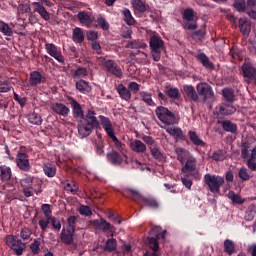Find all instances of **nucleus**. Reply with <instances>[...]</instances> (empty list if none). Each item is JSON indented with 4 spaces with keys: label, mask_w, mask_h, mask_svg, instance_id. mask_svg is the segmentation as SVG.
<instances>
[{
    "label": "nucleus",
    "mask_w": 256,
    "mask_h": 256,
    "mask_svg": "<svg viewBox=\"0 0 256 256\" xmlns=\"http://www.w3.org/2000/svg\"><path fill=\"white\" fill-rule=\"evenodd\" d=\"M70 105L72 107V115L74 119L77 121H81L85 117V113L83 112V107H81V104L77 102L73 97L69 98Z\"/></svg>",
    "instance_id": "obj_15"
},
{
    "label": "nucleus",
    "mask_w": 256,
    "mask_h": 256,
    "mask_svg": "<svg viewBox=\"0 0 256 256\" xmlns=\"http://www.w3.org/2000/svg\"><path fill=\"white\" fill-rule=\"evenodd\" d=\"M77 19L81 23V25H85L87 29H91L93 27V19L91 18V14L87 11H80L77 14Z\"/></svg>",
    "instance_id": "obj_19"
},
{
    "label": "nucleus",
    "mask_w": 256,
    "mask_h": 256,
    "mask_svg": "<svg viewBox=\"0 0 256 256\" xmlns=\"http://www.w3.org/2000/svg\"><path fill=\"white\" fill-rule=\"evenodd\" d=\"M243 75L248 83L256 80V69L251 63H244L242 66Z\"/></svg>",
    "instance_id": "obj_16"
},
{
    "label": "nucleus",
    "mask_w": 256,
    "mask_h": 256,
    "mask_svg": "<svg viewBox=\"0 0 256 256\" xmlns=\"http://www.w3.org/2000/svg\"><path fill=\"white\" fill-rule=\"evenodd\" d=\"M204 183L207 185L210 193L219 195L221 193V187L225 184V178L220 175L205 174Z\"/></svg>",
    "instance_id": "obj_4"
},
{
    "label": "nucleus",
    "mask_w": 256,
    "mask_h": 256,
    "mask_svg": "<svg viewBox=\"0 0 256 256\" xmlns=\"http://www.w3.org/2000/svg\"><path fill=\"white\" fill-rule=\"evenodd\" d=\"M149 149L153 159H156V161L159 162L165 161V155L161 153V150L157 145H154V147H149Z\"/></svg>",
    "instance_id": "obj_38"
},
{
    "label": "nucleus",
    "mask_w": 256,
    "mask_h": 256,
    "mask_svg": "<svg viewBox=\"0 0 256 256\" xmlns=\"http://www.w3.org/2000/svg\"><path fill=\"white\" fill-rule=\"evenodd\" d=\"M222 97L224 98L226 103H230L233 105V103L235 102V91H233V89L231 88H224L222 90Z\"/></svg>",
    "instance_id": "obj_35"
},
{
    "label": "nucleus",
    "mask_w": 256,
    "mask_h": 256,
    "mask_svg": "<svg viewBox=\"0 0 256 256\" xmlns=\"http://www.w3.org/2000/svg\"><path fill=\"white\" fill-rule=\"evenodd\" d=\"M28 121L32 125H42L43 118L36 112H32L28 115Z\"/></svg>",
    "instance_id": "obj_43"
},
{
    "label": "nucleus",
    "mask_w": 256,
    "mask_h": 256,
    "mask_svg": "<svg viewBox=\"0 0 256 256\" xmlns=\"http://www.w3.org/2000/svg\"><path fill=\"white\" fill-rule=\"evenodd\" d=\"M32 235L31 229L29 228H23L20 232V237L23 239V241H27Z\"/></svg>",
    "instance_id": "obj_63"
},
{
    "label": "nucleus",
    "mask_w": 256,
    "mask_h": 256,
    "mask_svg": "<svg viewBox=\"0 0 256 256\" xmlns=\"http://www.w3.org/2000/svg\"><path fill=\"white\" fill-rule=\"evenodd\" d=\"M188 137L191 143H193L196 147H205L207 144L205 141H203L199 135H197V132L193 130L188 131Z\"/></svg>",
    "instance_id": "obj_29"
},
{
    "label": "nucleus",
    "mask_w": 256,
    "mask_h": 256,
    "mask_svg": "<svg viewBox=\"0 0 256 256\" xmlns=\"http://www.w3.org/2000/svg\"><path fill=\"white\" fill-rule=\"evenodd\" d=\"M251 148V145L247 142L242 143V149H241V157L242 159H248L249 158V149Z\"/></svg>",
    "instance_id": "obj_55"
},
{
    "label": "nucleus",
    "mask_w": 256,
    "mask_h": 256,
    "mask_svg": "<svg viewBox=\"0 0 256 256\" xmlns=\"http://www.w3.org/2000/svg\"><path fill=\"white\" fill-rule=\"evenodd\" d=\"M197 93L202 97L203 101H213L215 99V92H213V87L208 83L201 82L196 86Z\"/></svg>",
    "instance_id": "obj_11"
},
{
    "label": "nucleus",
    "mask_w": 256,
    "mask_h": 256,
    "mask_svg": "<svg viewBox=\"0 0 256 256\" xmlns=\"http://www.w3.org/2000/svg\"><path fill=\"white\" fill-rule=\"evenodd\" d=\"M66 191H70V193H77L79 191V186L75 184V182H68L65 187Z\"/></svg>",
    "instance_id": "obj_62"
},
{
    "label": "nucleus",
    "mask_w": 256,
    "mask_h": 256,
    "mask_svg": "<svg viewBox=\"0 0 256 256\" xmlns=\"http://www.w3.org/2000/svg\"><path fill=\"white\" fill-rule=\"evenodd\" d=\"M184 169L185 171H195V169H197V164L195 160H187Z\"/></svg>",
    "instance_id": "obj_60"
},
{
    "label": "nucleus",
    "mask_w": 256,
    "mask_h": 256,
    "mask_svg": "<svg viewBox=\"0 0 256 256\" xmlns=\"http://www.w3.org/2000/svg\"><path fill=\"white\" fill-rule=\"evenodd\" d=\"M183 91L190 101H193L194 103H199V94L197 93L193 85H184Z\"/></svg>",
    "instance_id": "obj_21"
},
{
    "label": "nucleus",
    "mask_w": 256,
    "mask_h": 256,
    "mask_svg": "<svg viewBox=\"0 0 256 256\" xmlns=\"http://www.w3.org/2000/svg\"><path fill=\"white\" fill-rule=\"evenodd\" d=\"M165 93L167 97L174 101H179V99H181V92H179V88L165 86Z\"/></svg>",
    "instance_id": "obj_31"
},
{
    "label": "nucleus",
    "mask_w": 256,
    "mask_h": 256,
    "mask_svg": "<svg viewBox=\"0 0 256 256\" xmlns=\"http://www.w3.org/2000/svg\"><path fill=\"white\" fill-rule=\"evenodd\" d=\"M50 223L55 231H61V221L58 218L51 216Z\"/></svg>",
    "instance_id": "obj_59"
},
{
    "label": "nucleus",
    "mask_w": 256,
    "mask_h": 256,
    "mask_svg": "<svg viewBox=\"0 0 256 256\" xmlns=\"http://www.w3.org/2000/svg\"><path fill=\"white\" fill-rule=\"evenodd\" d=\"M236 112L237 108L233 106V104L227 102L217 105L214 109V115H216L218 119H222V117H229L234 115Z\"/></svg>",
    "instance_id": "obj_8"
},
{
    "label": "nucleus",
    "mask_w": 256,
    "mask_h": 256,
    "mask_svg": "<svg viewBox=\"0 0 256 256\" xmlns=\"http://www.w3.org/2000/svg\"><path fill=\"white\" fill-rule=\"evenodd\" d=\"M149 45L153 61H161V51L165 45L163 39L160 36H151Z\"/></svg>",
    "instance_id": "obj_6"
},
{
    "label": "nucleus",
    "mask_w": 256,
    "mask_h": 256,
    "mask_svg": "<svg viewBox=\"0 0 256 256\" xmlns=\"http://www.w3.org/2000/svg\"><path fill=\"white\" fill-rule=\"evenodd\" d=\"M239 30L243 35H249L251 33V23L246 18H240L238 20Z\"/></svg>",
    "instance_id": "obj_33"
},
{
    "label": "nucleus",
    "mask_w": 256,
    "mask_h": 256,
    "mask_svg": "<svg viewBox=\"0 0 256 256\" xmlns=\"http://www.w3.org/2000/svg\"><path fill=\"white\" fill-rule=\"evenodd\" d=\"M51 109L53 113H56V115H61L62 117H67L71 111L69 107L59 102L52 104Z\"/></svg>",
    "instance_id": "obj_22"
},
{
    "label": "nucleus",
    "mask_w": 256,
    "mask_h": 256,
    "mask_svg": "<svg viewBox=\"0 0 256 256\" xmlns=\"http://www.w3.org/2000/svg\"><path fill=\"white\" fill-rule=\"evenodd\" d=\"M77 219H79V216H70L67 219V223H68V230L70 231H75L77 229L76 225H77Z\"/></svg>",
    "instance_id": "obj_50"
},
{
    "label": "nucleus",
    "mask_w": 256,
    "mask_h": 256,
    "mask_svg": "<svg viewBox=\"0 0 256 256\" xmlns=\"http://www.w3.org/2000/svg\"><path fill=\"white\" fill-rule=\"evenodd\" d=\"M0 31L7 37H11L13 35V30L8 24H5V22H0Z\"/></svg>",
    "instance_id": "obj_53"
},
{
    "label": "nucleus",
    "mask_w": 256,
    "mask_h": 256,
    "mask_svg": "<svg viewBox=\"0 0 256 256\" xmlns=\"http://www.w3.org/2000/svg\"><path fill=\"white\" fill-rule=\"evenodd\" d=\"M72 41H74V43H83V41H85V34L83 33V29L79 27L73 29Z\"/></svg>",
    "instance_id": "obj_36"
},
{
    "label": "nucleus",
    "mask_w": 256,
    "mask_h": 256,
    "mask_svg": "<svg viewBox=\"0 0 256 256\" xmlns=\"http://www.w3.org/2000/svg\"><path fill=\"white\" fill-rule=\"evenodd\" d=\"M123 19L126 23V25H135V18H133V15L131 14V10L125 8L122 11Z\"/></svg>",
    "instance_id": "obj_44"
},
{
    "label": "nucleus",
    "mask_w": 256,
    "mask_h": 256,
    "mask_svg": "<svg viewBox=\"0 0 256 256\" xmlns=\"http://www.w3.org/2000/svg\"><path fill=\"white\" fill-rule=\"evenodd\" d=\"M131 5L134 11H138V13H145L147 11V5L143 0H132Z\"/></svg>",
    "instance_id": "obj_39"
},
{
    "label": "nucleus",
    "mask_w": 256,
    "mask_h": 256,
    "mask_svg": "<svg viewBox=\"0 0 256 256\" xmlns=\"http://www.w3.org/2000/svg\"><path fill=\"white\" fill-rule=\"evenodd\" d=\"M182 19L184 21V29H188V31H195L197 29V19H195V11L193 9H185L182 13Z\"/></svg>",
    "instance_id": "obj_10"
},
{
    "label": "nucleus",
    "mask_w": 256,
    "mask_h": 256,
    "mask_svg": "<svg viewBox=\"0 0 256 256\" xmlns=\"http://www.w3.org/2000/svg\"><path fill=\"white\" fill-rule=\"evenodd\" d=\"M143 47H147V44L141 43L137 40L130 41L126 45L127 49H141Z\"/></svg>",
    "instance_id": "obj_52"
},
{
    "label": "nucleus",
    "mask_w": 256,
    "mask_h": 256,
    "mask_svg": "<svg viewBox=\"0 0 256 256\" xmlns=\"http://www.w3.org/2000/svg\"><path fill=\"white\" fill-rule=\"evenodd\" d=\"M45 49L48 55H50V57H53V59H56L58 63H62L63 65H65V58L63 57V53H61V50H59V48H57L55 44L46 43Z\"/></svg>",
    "instance_id": "obj_12"
},
{
    "label": "nucleus",
    "mask_w": 256,
    "mask_h": 256,
    "mask_svg": "<svg viewBox=\"0 0 256 256\" xmlns=\"http://www.w3.org/2000/svg\"><path fill=\"white\" fill-rule=\"evenodd\" d=\"M106 158L108 163L111 165H116L117 167L123 164V155L119 154V152L112 150L106 154Z\"/></svg>",
    "instance_id": "obj_17"
},
{
    "label": "nucleus",
    "mask_w": 256,
    "mask_h": 256,
    "mask_svg": "<svg viewBox=\"0 0 256 256\" xmlns=\"http://www.w3.org/2000/svg\"><path fill=\"white\" fill-rule=\"evenodd\" d=\"M224 253H227V255H233V253H235V242L226 239L224 241Z\"/></svg>",
    "instance_id": "obj_45"
},
{
    "label": "nucleus",
    "mask_w": 256,
    "mask_h": 256,
    "mask_svg": "<svg viewBox=\"0 0 256 256\" xmlns=\"http://www.w3.org/2000/svg\"><path fill=\"white\" fill-rule=\"evenodd\" d=\"M91 225L94 226L96 231H102V233H113V225L103 218L92 220Z\"/></svg>",
    "instance_id": "obj_14"
},
{
    "label": "nucleus",
    "mask_w": 256,
    "mask_h": 256,
    "mask_svg": "<svg viewBox=\"0 0 256 256\" xmlns=\"http://www.w3.org/2000/svg\"><path fill=\"white\" fill-rule=\"evenodd\" d=\"M32 6L34 8V12L39 14L40 17L44 19V21H49L51 19V14L47 11V8L43 6L41 2H33Z\"/></svg>",
    "instance_id": "obj_18"
},
{
    "label": "nucleus",
    "mask_w": 256,
    "mask_h": 256,
    "mask_svg": "<svg viewBox=\"0 0 256 256\" xmlns=\"http://www.w3.org/2000/svg\"><path fill=\"white\" fill-rule=\"evenodd\" d=\"M130 149L134 153L141 154L147 151V145H145L141 140H133L130 142Z\"/></svg>",
    "instance_id": "obj_27"
},
{
    "label": "nucleus",
    "mask_w": 256,
    "mask_h": 256,
    "mask_svg": "<svg viewBox=\"0 0 256 256\" xmlns=\"http://www.w3.org/2000/svg\"><path fill=\"white\" fill-rule=\"evenodd\" d=\"M99 120L101 121V125H102L104 131H106V134L108 135V137H110V139L113 141L116 149H118V151H120V153L123 155V157H125V159H127V155H125V153H126L125 144H123L121 141H119L117 136H115V129H113V123H111V120L109 119V117L100 115Z\"/></svg>",
    "instance_id": "obj_3"
},
{
    "label": "nucleus",
    "mask_w": 256,
    "mask_h": 256,
    "mask_svg": "<svg viewBox=\"0 0 256 256\" xmlns=\"http://www.w3.org/2000/svg\"><path fill=\"white\" fill-rule=\"evenodd\" d=\"M142 141H144V143H146V145H149L150 147H154V145H157L155 139L151 136L143 135Z\"/></svg>",
    "instance_id": "obj_64"
},
{
    "label": "nucleus",
    "mask_w": 256,
    "mask_h": 256,
    "mask_svg": "<svg viewBox=\"0 0 256 256\" xmlns=\"http://www.w3.org/2000/svg\"><path fill=\"white\" fill-rule=\"evenodd\" d=\"M43 171L46 177H55L57 175V167L53 164H45Z\"/></svg>",
    "instance_id": "obj_42"
},
{
    "label": "nucleus",
    "mask_w": 256,
    "mask_h": 256,
    "mask_svg": "<svg viewBox=\"0 0 256 256\" xmlns=\"http://www.w3.org/2000/svg\"><path fill=\"white\" fill-rule=\"evenodd\" d=\"M218 123L227 133H237V124L231 122V120L218 121Z\"/></svg>",
    "instance_id": "obj_30"
},
{
    "label": "nucleus",
    "mask_w": 256,
    "mask_h": 256,
    "mask_svg": "<svg viewBox=\"0 0 256 256\" xmlns=\"http://www.w3.org/2000/svg\"><path fill=\"white\" fill-rule=\"evenodd\" d=\"M13 89L9 80H0V93H9Z\"/></svg>",
    "instance_id": "obj_49"
},
{
    "label": "nucleus",
    "mask_w": 256,
    "mask_h": 256,
    "mask_svg": "<svg viewBox=\"0 0 256 256\" xmlns=\"http://www.w3.org/2000/svg\"><path fill=\"white\" fill-rule=\"evenodd\" d=\"M155 113L156 117L161 121V123H164V125H177L179 123V119H177L175 113L171 112L169 108L158 106Z\"/></svg>",
    "instance_id": "obj_5"
},
{
    "label": "nucleus",
    "mask_w": 256,
    "mask_h": 256,
    "mask_svg": "<svg viewBox=\"0 0 256 256\" xmlns=\"http://www.w3.org/2000/svg\"><path fill=\"white\" fill-rule=\"evenodd\" d=\"M88 72L87 68H78L74 73H73V79H81V77H87Z\"/></svg>",
    "instance_id": "obj_54"
},
{
    "label": "nucleus",
    "mask_w": 256,
    "mask_h": 256,
    "mask_svg": "<svg viewBox=\"0 0 256 256\" xmlns=\"http://www.w3.org/2000/svg\"><path fill=\"white\" fill-rule=\"evenodd\" d=\"M238 177H240L242 181H249V179H251V175L249 174L247 168H241L239 170Z\"/></svg>",
    "instance_id": "obj_57"
},
{
    "label": "nucleus",
    "mask_w": 256,
    "mask_h": 256,
    "mask_svg": "<svg viewBox=\"0 0 256 256\" xmlns=\"http://www.w3.org/2000/svg\"><path fill=\"white\" fill-rule=\"evenodd\" d=\"M124 197L132 199L138 205H145L151 209H159V202L151 196H143L139 191L135 189L128 188L123 193Z\"/></svg>",
    "instance_id": "obj_2"
},
{
    "label": "nucleus",
    "mask_w": 256,
    "mask_h": 256,
    "mask_svg": "<svg viewBox=\"0 0 256 256\" xmlns=\"http://www.w3.org/2000/svg\"><path fill=\"white\" fill-rule=\"evenodd\" d=\"M212 159L214 161H225V159H227V152H225V150H216L212 154Z\"/></svg>",
    "instance_id": "obj_48"
},
{
    "label": "nucleus",
    "mask_w": 256,
    "mask_h": 256,
    "mask_svg": "<svg viewBox=\"0 0 256 256\" xmlns=\"http://www.w3.org/2000/svg\"><path fill=\"white\" fill-rule=\"evenodd\" d=\"M78 135L80 139H85L93 133L94 129H101V120L97 118V112L89 109L84 117L77 124Z\"/></svg>",
    "instance_id": "obj_1"
},
{
    "label": "nucleus",
    "mask_w": 256,
    "mask_h": 256,
    "mask_svg": "<svg viewBox=\"0 0 256 256\" xmlns=\"http://www.w3.org/2000/svg\"><path fill=\"white\" fill-rule=\"evenodd\" d=\"M233 7L238 13H245V11H247V3L245 0H234Z\"/></svg>",
    "instance_id": "obj_46"
},
{
    "label": "nucleus",
    "mask_w": 256,
    "mask_h": 256,
    "mask_svg": "<svg viewBox=\"0 0 256 256\" xmlns=\"http://www.w3.org/2000/svg\"><path fill=\"white\" fill-rule=\"evenodd\" d=\"M46 78L41 75L39 71H33L30 73L29 77V85L30 87H37V85H41V83H45Z\"/></svg>",
    "instance_id": "obj_20"
},
{
    "label": "nucleus",
    "mask_w": 256,
    "mask_h": 256,
    "mask_svg": "<svg viewBox=\"0 0 256 256\" xmlns=\"http://www.w3.org/2000/svg\"><path fill=\"white\" fill-rule=\"evenodd\" d=\"M116 91L119 97L123 99V101H131V90L126 88L125 85L119 84L116 87Z\"/></svg>",
    "instance_id": "obj_28"
},
{
    "label": "nucleus",
    "mask_w": 256,
    "mask_h": 256,
    "mask_svg": "<svg viewBox=\"0 0 256 256\" xmlns=\"http://www.w3.org/2000/svg\"><path fill=\"white\" fill-rule=\"evenodd\" d=\"M6 245H8V247H11L16 255H23L25 243H23L21 240H17V238H15L14 236H7Z\"/></svg>",
    "instance_id": "obj_13"
},
{
    "label": "nucleus",
    "mask_w": 256,
    "mask_h": 256,
    "mask_svg": "<svg viewBox=\"0 0 256 256\" xmlns=\"http://www.w3.org/2000/svg\"><path fill=\"white\" fill-rule=\"evenodd\" d=\"M12 172L9 166H0V179L1 181H9L11 179Z\"/></svg>",
    "instance_id": "obj_40"
},
{
    "label": "nucleus",
    "mask_w": 256,
    "mask_h": 256,
    "mask_svg": "<svg viewBox=\"0 0 256 256\" xmlns=\"http://www.w3.org/2000/svg\"><path fill=\"white\" fill-rule=\"evenodd\" d=\"M139 95L144 103L148 105V107H155L156 104L153 101V95L147 91L139 92Z\"/></svg>",
    "instance_id": "obj_37"
},
{
    "label": "nucleus",
    "mask_w": 256,
    "mask_h": 256,
    "mask_svg": "<svg viewBox=\"0 0 256 256\" xmlns=\"http://www.w3.org/2000/svg\"><path fill=\"white\" fill-rule=\"evenodd\" d=\"M102 65L107 73L114 75L117 79H121V77H123V70H121V67L117 65V62L114 60L104 57L102 59Z\"/></svg>",
    "instance_id": "obj_9"
},
{
    "label": "nucleus",
    "mask_w": 256,
    "mask_h": 256,
    "mask_svg": "<svg viewBox=\"0 0 256 256\" xmlns=\"http://www.w3.org/2000/svg\"><path fill=\"white\" fill-rule=\"evenodd\" d=\"M228 199H231L232 205H243L245 203V198L241 195L235 193L233 190H230L227 194Z\"/></svg>",
    "instance_id": "obj_34"
},
{
    "label": "nucleus",
    "mask_w": 256,
    "mask_h": 256,
    "mask_svg": "<svg viewBox=\"0 0 256 256\" xmlns=\"http://www.w3.org/2000/svg\"><path fill=\"white\" fill-rule=\"evenodd\" d=\"M158 238L155 237H150L149 238V247L152 249V251H147L144 256H159V241L157 240Z\"/></svg>",
    "instance_id": "obj_24"
},
{
    "label": "nucleus",
    "mask_w": 256,
    "mask_h": 256,
    "mask_svg": "<svg viewBox=\"0 0 256 256\" xmlns=\"http://www.w3.org/2000/svg\"><path fill=\"white\" fill-rule=\"evenodd\" d=\"M80 215H84L85 217H91L93 215V211L89 206L81 205L78 209Z\"/></svg>",
    "instance_id": "obj_56"
},
{
    "label": "nucleus",
    "mask_w": 256,
    "mask_h": 256,
    "mask_svg": "<svg viewBox=\"0 0 256 256\" xmlns=\"http://www.w3.org/2000/svg\"><path fill=\"white\" fill-rule=\"evenodd\" d=\"M76 89L83 95H87V93H91V86L89 85V82L80 79L76 82Z\"/></svg>",
    "instance_id": "obj_32"
},
{
    "label": "nucleus",
    "mask_w": 256,
    "mask_h": 256,
    "mask_svg": "<svg viewBox=\"0 0 256 256\" xmlns=\"http://www.w3.org/2000/svg\"><path fill=\"white\" fill-rule=\"evenodd\" d=\"M25 147L21 146L20 151L17 152L15 163L20 171L27 173L31 171V162L29 161V154L23 151Z\"/></svg>",
    "instance_id": "obj_7"
},
{
    "label": "nucleus",
    "mask_w": 256,
    "mask_h": 256,
    "mask_svg": "<svg viewBox=\"0 0 256 256\" xmlns=\"http://www.w3.org/2000/svg\"><path fill=\"white\" fill-rule=\"evenodd\" d=\"M196 59L201 62L205 69H210V71H213L215 69V64L211 62L206 53H198L196 55Z\"/></svg>",
    "instance_id": "obj_25"
},
{
    "label": "nucleus",
    "mask_w": 256,
    "mask_h": 256,
    "mask_svg": "<svg viewBox=\"0 0 256 256\" xmlns=\"http://www.w3.org/2000/svg\"><path fill=\"white\" fill-rule=\"evenodd\" d=\"M74 235H75L74 230L67 229L65 231V229H63L60 234V239H61L62 243H64L65 245H73V241H74L73 236Z\"/></svg>",
    "instance_id": "obj_26"
},
{
    "label": "nucleus",
    "mask_w": 256,
    "mask_h": 256,
    "mask_svg": "<svg viewBox=\"0 0 256 256\" xmlns=\"http://www.w3.org/2000/svg\"><path fill=\"white\" fill-rule=\"evenodd\" d=\"M96 23L98 25V27H100V29H102V31H109V22H107V20L103 17V16H98L96 19Z\"/></svg>",
    "instance_id": "obj_47"
},
{
    "label": "nucleus",
    "mask_w": 256,
    "mask_h": 256,
    "mask_svg": "<svg viewBox=\"0 0 256 256\" xmlns=\"http://www.w3.org/2000/svg\"><path fill=\"white\" fill-rule=\"evenodd\" d=\"M247 167L250 171H256V157L253 154L250 155V159L247 160Z\"/></svg>",
    "instance_id": "obj_61"
},
{
    "label": "nucleus",
    "mask_w": 256,
    "mask_h": 256,
    "mask_svg": "<svg viewBox=\"0 0 256 256\" xmlns=\"http://www.w3.org/2000/svg\"><path fill=\"white\" fill-rule=\"evenodd\" d=\"M166 131L174 137V139H179L180 141H187V136L183 133V130L179 127H167Z\"/></svg>",
    "instance_id": "obj_23"
},
{
    "label": "nucleus",
    "mask_w": 256,
    "mask_h": 256,
    "mask_svg": "<svg viewBox=\"0 0 256 256\" xmlns=\"http://www.w3.org/2000/svg\"><path fill=\"white\" fill-rule=\"evenodd\" d=\"M105 142L103 140H99L95 145L96 154L100 157L105 156Z\"/></svg>",
    "instance_id": "obj_51"
},
{
    "label": "nucleus",
    "mask_w": 256,
    "mask_h": 256,
    "mask_svg": "<svg viewBox=\"0 0 256 256\" xmlns=\"http://www.w3.org/2000/svg\"><path fill=\"white\" fill-rule=\"evenodd\" d=\"M41 209H42L46 219H51V217H53V211L51 210V205L43 204L41 206Z\"/></svg>",
    "instance_id": "obj_58"
},
{
    "label": "nucleus",
    "mask_w": 256,
    "mask_h": 256,
    "mask_svg": "<svg viewBox=\"0 0 256 256\" xmlns=\"http://www.w3.org/2000/svg\"><path fill=\"white\" fill-rule=\"evenodd\" d=\"M117 250V239L110 238L106 241L104 245V251L107 253H113V251Z\"/></svg>",
    "instance_id": "obj_41"
}]
</instances>
